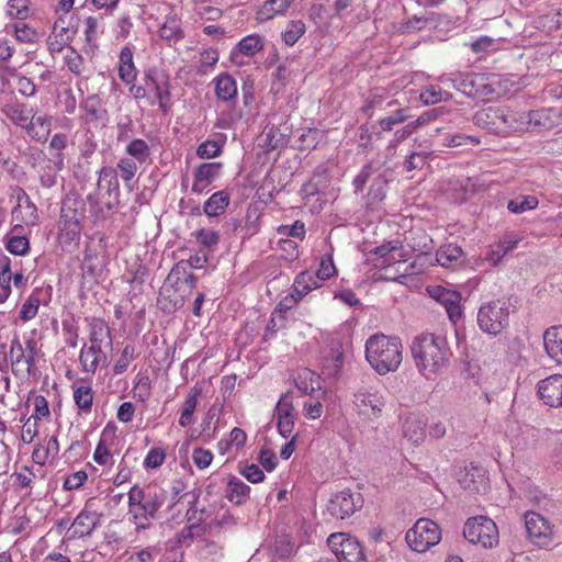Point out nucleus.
Masks as SVG:
<instances>
[{
  "instance_id": "nucleus-1",
  "label": "nucleus",
  "mask_w": 562,
  "mask_h": 562,
  "mask_svg": "<svg viewBox=\"0 0 562 562\" xmlns=\"http://www.w3.org/2000/svg\"><path fill=\"white\" fill-rule=\"evenodd\" d=\"M411 351L417 370L426 376L441 372L452 357L446 337L430 333L417 336Z\"/></svg>"
},
{
  "instance_id": "nucleus-2",
  "label": "nucleus",
  "mask_w": 562,
  "mask_h": 562,
  "mask_svg": "<svg viewBox=\"0 0 562 562\" xmlns=\"http://www.w3.org/2000/svg\"><path fill=\"white\" fill-rule=\"evenodd\" d=\"M402 350L403 346L398 337H389L383 334H375L366 342V358L381 375L397 370L403 360Z\"/></svg>"
},
{
  "instance_id": "nucleus-3",
  "label": "nucleus",
  "mask_w": 562,
  "mask_h": 562,
  "mask_svg": "<svg viewBox=\"0 0 562 562\" xmlns=\"http://www.w3.org/2000/svg\"><path fill=\"white\" fill-rule=\"evenodd\" d=\"M104 348H112V337L109 326L100 319H94L90 326V346L80 351V363L87 373H94Z\"/></svg>"
},
{
  "instance_id": "nucleus-4",
  "label": "nucleus",
  "mask_w": 562,
  "mask_h": 562,
  "mask_svg": "<svg viewBox=\"0 0 562 562\" xmlns=\"http://www.w3.org/2000/svg\"><path fill=\"white\" fill-rule=\"evenodd\" d=\"M509 314V302L504 299L483 303L477 312V325L483 333L496 336L508 325Z\"/></svg>"
},
{
  "instance_id": "nucleus-5",
  "label": "nucleus",
  "mask_w": 562,
  "mask_h": 562,
  "mask_svg": "<svg viewBox=\"0 0 562 562\" xmlns=\"http://www.w3.org/2000/svg\"><path fill=\"white\" fill-rule=\"evenodd\" d=\"M11 371L16 378L34 376L36 373L37 342L31 338L23 347L19 337L15 336L10 344Z\"/></svg>"
},
{
  "instance_id": "nucleus-6",
  "label": "nucleus",
  "mask_w": 562,
  "mask_h": 562,
  "mask_svg": "<svg viewBox=\"0 0 562 562\" xmlns=\"http://www.w3.org/2000/svg\"><path fill=\"white\" fill-rule=\"evenodd\" d=\"M164 502L165 492L157 486L142 488L138 485H134L128 492L130 512L135 509L140 513L145 519H155Z\"/></svg>"
},
{
  "instance_id": "nucleus-7",
  "label": "nucleus",
  "mask_w": 562,
  "mask_h": 562,
  "mask_svg": "<svg viewBox=\"0 0 562 562\" xmlns=\"http://www.w3.org/2000/svg\"><path fill=\"white\" fill-rule=\"evenodd\" d=\"M464 538L473 544L491 549L498 544L499 533L496 524L486 516L469 518L463 528Z\"/></svg>"
},
{
  "instance_id": "nucleus-8",
  "label": "nucleus",
  "mask_w": 562,
  "mask_h": 562,
  "mask_svg": "<svg viewBox=\"0 0 562 562\" xmlns=\"http://www.w3.org/2000/svg\"><path fill=\"white\" fill-rule=\"evenodd\" d=\"M441 539L440 527L432 520L420 518L407 530L405 540L416 552H425Z\"/></svg>"
},
{
  "instance_id": "nucleus-9",
  "label": "nucleus",
  "mask_w": 562,
  "mask_h": 562,
  "mask_svg": "<svg viewBox=\"0 0 562 562\" xmlns=\"http://www.w3.org/2000/svg\"><path fill=\"white\" fill-rule=\"evenodd\" d=\"M353 405L362 419L375 420L381 417L385 397L378 390L361 389L353 395Z\"/></svg>"
},
{
  "instance_id": "nucleus-10",
  "label": "nucleus",
  "mask_w": 562,
  "mask_h": 562,
  "mask_svg": "<svg viewBox=\"0 0 562 562\" xmlns=\"http://www.w3.org/2000/svg\"><path fill=\"white\" fill-rule=\"evenodd\" d=\"M337 562H366L361 544L357 539L346 537L344 533H334L328 538Z\"/></svg>"
},
{
  "instance_id": "nucleus-11",
  "label": "nucleus",
  "mask_w": 562,
  "mask_h": 562,
  "mask_svg": "<svg viewBox=\"0 0 562 562\" xmlns=\"http://www.w3.org/2000/svg\"><path fill=\"white\" fill-rule=\"evenodd\" d=\"M363 506V497L358 492H352L349 488L336 493L328 502V513L337 518L345 519L353 515L358 509Z\"/></svg>"
},
{
  "instance_id": "nucleus-12",
  "label": "nucleus",
  "mask_w": 562,
  "mask_h": 562,
  "mask_svg": "<svg viewBox=\"0 0 562 562\" xmlns=\"http://www.w3.org/2000/svg\"><path fill=\"white\" fill-rule=\"evenodd\" d=\"M191 293L192 290L189 286H181L165 280L159 290L157 303L165 313H173L184 305Z\"/></svg>"
},
{
  "instance_id": "nucleus-13",
  "label": "nucleus",
  "mask_w": 562,
  "mask_h": 562,
  "mask_svg": "<svg viewBox=\"0 0 562 562\" xmlns=\"http://www.w3.org/2000/svg\"><path fill=\"white\" fill-rule=\"evenodd\" d=\"M512 123V120L506 119L505 108L502 106H487L477 111L473 116V123L488 132L501 135L506 134L505 123Z\"/></svg>"
},
{
  "instance_id": "nucleus-14",
  "label": "nucleus",
  "mask_w": 562,
  "mask_h": 562,
  "mask_svg": "<svg viewBox=\"0 0 562 562\" xmlns=\"http://www.w3.org/2000/svg\"><path fill=\"white\" fill-rule=\"evenodd\" d=\"M525 528L528 538L538 547H547L552 540L549 522L539 514L528 512L525 515Z\"/></svg>"
},
{
  "instance_id": "nucleus-15",
  "label": "nucleus",
  "mask_w": 562,
  "mask_h": 562,
  "mask_svg": "<svg viewBox=\"0 0 562 562\" xmlns=\"http://www.w3.org/2000/svg\"><path fill=\"white\" fill-rule=\"evenodd\" d=\"M456 82L458 91L473 99L487 97L494 91L483 74H469L460 77Z\"/></svg>"
},
{
  "instance_id": "nucleus-16",
  "label": "nucleus",
  "mask_w": 562,
  "mask_h": 562,
  "mask_svg": "<svg viewBox=\"0 0 562 562\" xmlns=\"http://www.w3.org/2000/svg\"><path fill=\"white\" fill-rule=\"evenodd\" d=\"M90 507L91 503L88 502L85 508L77 515L71 525L72 531L68 536V540L90 536L98 527L101 515L90 509Z\"/></svg>"
},
{
  "instance_id": "nucleus-17",
  "label": "nucleus",
  "mask_w": 562,
  "mask_h": 562,
  "mask_svg": "<svg viewBox=\"0 0 562 562\" xmlns=\"http://www.w3.org/2000/svg\"><path fill=\"white\" fill-rule=\"evenodd\" d=\"M427 292L430 297L440 302L452 322L461 316V294L457 291L448 290L440 285L428 286Z\"/></svg>"
},
{
  "instance_id": "nucleus-18",
  "label": "nucleus",
  "mask_w": 562,
  "mask_h": 562,
  "mask_svg": "<svg viewBox=\"0 0 562 562\" xmlns=\"http://www.w3.org/2000/svg\"><path fill=\"white\" fill-rule=\"evenodd\" d=\"M86 218V201L76 192H69L61 202L60 221L82 225Z\"/></svg>"
},
{
  "instance_id": "nucleus-19",
  "label": "nucleus",
  "mask_w": 562,
  "mask_h": 562,
  "mask_svg": "<svg viewBox=\"0 0 562 562\" xmlns=\"http://www.w3.org/2000/svg\"><path fill=\"white\" fill-rule=\"evenodd\" d=\"M538 394L546 405L562 407V375L553 374L541 380Z\"/></svg>"
},
{
  "instance_id": "nucleus-20",
  "label": "nucleus",
  "mask_w": 562,
  "mask_h": 562,
  "mask_svg": "<svg viewBox=\"0 0 562 562\" xmlns=\"http://www.w3.org/2000/svg\"><path fill=\"white\" fill-rule=\"evenodd\" d=\"M106 183V193L109 201L105 203L108 210L116 207L120 203V184L117 179V171L112 167H102L99 171L98 189L101 188V183Z\"/></svg>"
},
{
  "instance_id": "nucleus-21",
  "label": "nucleus",
  "mask_w": 562,
  "mask_h": 562,
  "mask_svg": "<svg viewBox=\"0 0 562 562\" xmlns=\"http://www.w3.org/2000/svg\"><path fill=\"white\" fill-rule=\"evenodd\" d=\"M222 167L223 165L221 162H204L199 165L194 171L192 191L196 194H201L207 186L220 176Z\"/></svg>"
},
{
  "instance_id": "nucleus-22",
  "label": "nucleus",
  "mask_w": 562,
  "mask_h": 562,
  "mask_svg": "<svg viewBox=\"0 0 562 562\" xmlns=\"http://www.w3.org/2000/svg\"><path fill=\"white\" fill-rule=\"evenodd\" d=\"M2 113L15 125L29 132L33 130V123L30 120V111L26 104L19 101L8 102L2 106Z\"/></svg>"
},
{
  "instance_id": "nucleus-23",
  "label": "nucleus",
  "mask_w": 562,
  "mask_h": 562,
  "mask_svg": "<svg viewBox=\"0 0 562 562\" xmlns=\"http://www.w3.org/2000/svg\"><path fill=\"white\" fill-rule=\"evenodd\" d=\"M344 361V351L341 344L331 341L328 350L324 355L323 373L327 376H336Z\"/></svg>"
},
{
  "instance_id": "nucleus-24",
  "label": "nucleus",
  "mask_w": 562,
  "mask_h": 562,
  "mask_svg": "<svg viewBox=\"0 0 562 562\" xmlns=\"http://www.w3.org/2000/svg\"><path fill=\"white\" fill-rule=\"evenodd\" d=\"M543 345L548 356L562 363V326L548 328L543 334Z\"/></svg>"
},
{
  "instance_id": "nucleus-25",
  "label": "nucleus",
  "mask_w": 562,
  "mask_h": 562,
  "mask_svg": "<svg viewBox=\"0 0 562 562\" xmlns=\"http://www.w3.org/2000/svg\"><path fill=\"white\" fill-rule=\"evenodd\" d=\"M166 281L193 290L196 286L198 278L188 268V263L181 260L171 268Z\"/></svg>"
},
{
  "instance_id": "nucleus-26",
  "label": "nucleus",
  "mask_w": 562,
  "mask_h": 562,
  "mask_svg": "<svg viewBox=\"0 0 562 562\" xmlns=\"http://www.w3.org/2000/svg\"><path fill=\"white\" fill-rule=\"evenodd\" d=\"M64 168V156L63 153H57L54 160H49L48 164L43 167L40 182L41 186L50 189L57 184V171Z\"/></svg>"
},
{
  "instance_id": "nucleus-27",
  "label": "nucleus",
  "mask_w": 562,
  "mask_h": 562,
  "mask_svg": "<svg viewBox=\"0 0 562 562\" xmlns=\"http://www.w3.org/2000/svg\"><path fill=\"white\" fill-rule=\"evenodd\" d=\"M82 225L59 222L58 239L64 248L70 249L79 244Z\"/></svg>"
},
{
  "instance_id": "nucleus-28",
  "label": "nucleus",
  "mask_w": 562,
  "mask_h": 562,
  "mask_svg": "<svg viewBox=\"0 0 562 562\" xmlns=\"http://www.w3.org/2000/svg\"><path fill=\"white\" fill-rule=\"evenodd\" d=\"M321 286L319 279L311 271H302L294 280L293 292L302 299L308 292Z\"/></svg>"
},
{
  "instance_id": "nucleus-29",
  "label": "nucleus",
  "mask_w": 562,
  "mask_h": 562,
  "mask_svg": "<svg viewBox=\"0 0 562 562\" xmlns=\"http://www.w3.org/2000/svg\"><path fill=\"white\" fill-rule=\"evenodd\" d=\"M425 427L426 424L422 419L408 417L403 424L404 437L414 445H419L425 439Z\"/></svg>"
},
{
  "instance_id": "nucleus-30",
  "label": "nucleus",
  "mask_w": 562,
  "mask_h": 562,
  "mask_svg": "<svg viewBox=\"0 0 562 562\" xmlns=\"http://www.w3.org/2000/svg\"><path fill=\"white\" fill-rule=\"evenodd\" d=\"M202 390L196 385L193 386L182 406L181 415L179 418V425L181 427H188L193 423V413L198 405V398L201 395Z\"/></svg>"
},
{
  "instance_id": "nucleus-31",
  "label": "nucleus",
  "mask_w": 562,
  "mask_h": 562,
  "mask_svg": "<svg viewBox=\"0 0 562 562\" xmlns=\"http://www.w3.org/2000/svg\"><path fill=\"white\" fill-rule=\"evenodd\" d=\"M146 85L155 90L156 98L159 103V108L166 113L170 106V89L169 81L166 79L160 83L154 76H146Z\"/></svg>"
},
{
  "instance_id": "nucleus-32",
  "label": "nucleus",
  "mask_w": 562,
  "mask_h": 562,
  "mask_svg": "<svg viewBox=\"0 0 562 562\" xmlns=\"http://www.w3.org/2000/svg\"><path fill=\"white\" fill-rule=\"evenodd\" d=\"M215 92L220 100L229 101L237 94V86L234 78L228 74H222L215 79Z\"/></svg>"
},
{
  "instance_id": "nucleus-33",
  "label": "nucleus",
  "mask_w": 562,
  "mask_h": 562,
  "mask_svg": "<svg viewBox=\"0 0 562 562\" xmlns=\"http://www.w3.org/2000/svg\"><path fill=\"white\" fill-rule=\"evenodd\" d=\"M160 38L171 43H177L184 37L181 29V22L176 16H169L159 29Z\"/></svg>"
},
{
  "instance_id": "nucleus-34",
  "label": "nucleus",
  "mask_w": 562,
  "mask_h": 562,
  "mask_svg": "<svg viewBox=\"0 0 562 562\" xmlns=\"http://www.w3.org/2000/svg\"><path fill=\"white\" fill-rule=\"evenodd\" d=\"M78 19L74 15L60 14L54 23L53 34H58L60 37H68V41H72L77 33Z\"/></svg>"
},
{
  "instance_id": "nucleus-35",
  "label": "nucleus",
  "mask_w": 562,
  "mask_h": 562,
  "mask_svg": "<svg viewBox=\"0 0 562 562\" xmlns=\"http://www.w3.org/2000/svg\"><path fill=\"white\" fill-rule=\"evenodd\" d=\"M228 203V194L224 191H217L205 201L203 210L207 216H217L225 211Z\"/></svg>"
},
{
  "instance_id": "nucleus-36",
  "label": "nucleus",
  "mask_w": 562,
  "mask_h": 562,
  "mask_svg": "<svg viewBox=\"0 0 562 562\" xmlns=\"http://www.w3.org/2000/svg\"><path fill=\"white\" fill-rule=\"evenodd\" d=\"M250 492V486L241 480L232 476L227 482L226 496L236 505H241Z\"/></svg>"
},
{
  "instance_id": "nucleus-37",
  "label": "nucleus",
  "mask_w": 562,
  "mask_h": 562,
  "mask_svg": "<svg viewBox=\"0 0 562 562\" xmlns=\"http://www.w3.org/2000/svg\"><path fill=\"white\" fill-rule=\"evenodd\" d=\"M126 154L134 158L138 164H147L150 161V147L142 138L133 139L125 149Z\"/></svg>"
},
{
  "instance_id": "nucleus-38",
  "label": "nucleus",
  "mask_w": 562,
  "mask_h": 562,
  "mask_svg": "<svg viewBox=\"0 0 562 562\" xmlns=\"http://www.w3.org/2000/svg\"><path fill=\"white\" fill-rule=\"evenodd\" d=\"M11 280L10 259L7 256H2L0 257V303H3L11 293Z\"/></svg>"
},
{
  "instance_id": "nucleus-39",
  "label": "nucleus",
  "mask_w": 562,
  "mask_h": 562,
  "mask_svg": "<svg viewBox=\"0 0 562 562\" xmlns=\"http://www.w3.org/2000/svg\"><path fill=\"white\" fill-rule=\"evenodd\" d=\"M306 27L305 23L301 20H292L286 24L285 30L282 32L281 36L283 42L293 46L300 37L305 33Z\"/></svg>"
},
{
  "instance_id": "nucleus-40",
  "label": "nucleus",
  "mask_w": 562,
  "mask_h": 562,
  "mask_svg": "<svg viewBox=\"0 0 562 562\" xmlns=\"http://www.w3.org/2000/svg\"><path fill=\"white\" fill-rule=\"evenodd\" d=\"M505 116L512 120L506 127V133L528 130L530 125L529 112H514L505 108ZM505 124L507 125V122Z\"/></svg>"
},
{
  "instance_id": "nucleus-41",
  "label": "nucleus",
  "mask_w": 562,
  "mask_h": 562,
  "mask_svg": "<svg viewBox=\"0 0 562 562\" xmlns=\"http://www.w3.org/2000/svg\"><path fill=\"white\" fill-rule=\"evenodd\" d=\"M462 254H463V251H462L461 247H459L454 244H449L447 246L441 247L437 251L436 258L440 266L449 267L454 261H457L462 256Z\"/></svg>"
},
{
  "instance_id": "nucleus-42",
  "label": "nucleus",
  "mask_w": 562,
  "mask_h": 562,
  "mask_svg": "<svg viewBox=\"0 0 562 562\" xmlns=\"http://www.w3.org/2000/svg\"><path fill=\"white\" fill-rule=\"evenodd\" d=\"M292 1L293 0H267L259 13L265 20H270L277 14L284 13Z\"/></svg>"
},
{
  "instance_id": "nucleus-43",
  "label": "nucleus",
  "mask_w": 562,
  "mask_h": 562,
  "mask_svg": "<svg viewBox=\"0 0 562 562\" xmlns=\"http://www.w3.org/2000/svg\"><path fill=\"white\" fill-rule=\"evenodd\" d=\"M322 137L323 132L317 128L302 130L297 138L300 143L299 148L301 150L315 149Z\"/></svg>"
},
{
  "instance_id": "nucleus-44",
  "label": "nucleus",
  "mask_w": 562,
  "mask_h": 562,
  "mask_svg": "<svg viewBox=\"0 0 562 562\" xmlns=\"http://www.w3.org/2000/svg\"><path fill=\"white\" fill-rule=\"evenodd\" d=\"M409 112L411 111L407 108H398L394 111L393 114L381 119L379 124L383 131H392L395 125L404 123L406 120L413 116Z\"/></svg>"
},
{
  "instance_id": "nucleus-45",
  "label": "nucleus",
  "mask_w": 562,
  "mask_h": 562,
  "mask_svg": "<svg viewBox=\"0 0 562 562\" xmlns=\"http://www.w3.org/2000/svg\"><path fill=\"white\" fill-rule=\"evenodd\" d=\"M263 48L262 40L259 35L252 34L244 37L238 43V50L245 56H254Z\"/></svg>"
},
{
  "instance_id": "nucleus-46",
  "label": "nucleus",
  "mask_w": 562,
  "mask_h": 562,
  "mask_svg": "<svg viewBox=\"0 0 562 562\" xmlns=\"http://www.w3.org/2000/svg\"><path fill=\"white\" fill-rule=\"evenodd\" d=\"M538 199L533 195H526L510 200L507 204V209L515 214H520L529 210H533L538 206Z\"/></svg>"
},
{
  "instance_id": "nucleus-47",
  "label": "nucleus",
  "mask_w": 562,
  "mask_h": 562,
  "mask_svg": "<svg viewBox=\"0 0 562 562\" xmlns=\"http://www.w3.org/2000/svg\"><path fill=\"white\" fill-rule=\"evenodd\" d=\"M74 400H75L76 405L80 409H82L85 412H90L91 406H92V401H93V393H92L91 387L82 386V385L78 386L74 391Z\"/></svg>"
},
{
  "instance_id": "nucleus-48",
  "label": "nucleus",
  "mask_w": 562,
  "mask_h": 562,
  "mask_svg": "<svg viewBox=\"0 0 562 562\" xmlns=\"http://www.w3.org/2000/svg\"><path fill=\"white\" fill-rule=\"evenodd\" d=\"M293 415L296 414L292 403V397L290 393H285L279 398L273 416L277 419H281L282 417H291Z\"/></svg>"
},
{
  "instance_id": "nucleus-49",
  "label": "nucleus",
  "mask_w": 562,
  "mask_h": 562,
  "mask_svg": "<svg viewBox=\"0 0 562 562\" xmlns=\"http://www.w3.org/2000/svg\"><path fill=\"white\" fill-rule=\"evenodd\" d=\"M9 252L23 256L30 248L29 239L25 236H9L5 245Z\"/></svg>"
},
{
  "instance_id": "nucleus-50",
  "label": "nucleus",
  "mask_w": 562,
  "mask_h": 562,
  "mask_svg": "<svg viewBox=\"0 0 562 562\" xmlns=\"http://www.w3.org/2000/svg\"><path fill=\"white\" fill-rule=\"evenodd\" d=\"M14 33L16 38L23 43H33L37 38V32L26 24L24 20L14 23Z\"/></svg>"
},
{
  "instance_id": "nucleus-51",
  "label": "nucleus",
  "mask_w": 562,
  "mask_h": 562,
  "mask_svg": "<svg viewBox=\"0 0 562 562\" xmlns=\"http://www.w3.org/2000/svg\"><path fill=\"white\" fill-rule=\"evenodd\" d=\"M134 351L135 349L132 345H126L123 348L121 356L113 368L115 374H122L127 370L131 361L134 359Z\"/></svg>"
},
{
  "instance_id": "nucleus-52",
  "label": "nucleus",
  "mask_w": 562,
  "mask_h": 562,
  "mask_svg": "<svg viewBox=\"0 0 562 562\" xmlns=\"http://www.w3.org/2000/svg\"><path fill=\"white\" fill-rule=\"evenodd\" d=\"M222 151L221 145L216 140H205L199 145L196 155L202 159L217 157Z\"/></svg>"
},
{
  "instance_id": "nucleus-53",
  "label": "nucleus",
  "mask_w": 562,
  "mask_h": 562,
  "mask_svg": "<svg viewBox=\"0 0 562 562\" xmlns=\"http://www.w3.org/2000/svg\"><path fill=\"white\" fill-rule=\"evenodd\" d=\"M117 170L125 183H128L137 172V164L132 158H122L117 162Z\"/></svg>"
},
{
  "instance_id": "nucleus-54",
  "label": "nucleus",
  "mask_w": 562,
  "mask_h": 562,
  "mask_svg": "<svg viewBox=\"0 0 562 562\" xmlns=\"http://www.w3.org/2000/svg\"><path fill=\"white\" fill-rule=\"evenodd\" d=\"M151 382L147 375H138L137 382L134 386V396L140 402H146L150 396Z\"/></svg>"
},
{
  "instance_id": "nucleus-55",
  "label": "nucleus",
  "mask_w": 562,
  "mask_h": 562,
  "mask_svg": "<svg viewBox=\"0 0 562 562\" xmlns=\"http://www.w3.org/2000/svg\"><path fill=\"white\" fill-rule=\"evenodd\" d=\"M278 234L284 237H295L303 239L305 237V226L301 221L292 225H281L278 227Z\"/></svg>"
},
{
  "instance_id": "nucleus-56",
  "label": "nucleus",
  "mask_w": 562,
  "mask_h": 562,
  "mask_svg": "<svg viewBox=\"0 0 562 562\" xmlns=\"http://www.w3.org/2000/svg\"><path fill=\"white\" fill-rule=\"evenodd\" d=\"M336 273V267L330 255H326L322 258L319 268L316 271V277L319 281L327 280Z\"/></svg>"
},
{
  "instance_id": "nucleus-57",
  "label": "nucleus",
  "mask_w": 562,
  "mask_h": 562,
  "mask_svg": "<svg viewBox=\"0 0 562 562\" xmlns=\"http://www.w3.org/2000/svg\"><path fill=\"white\" fill-rule=\"evenodd\" d=\"M445 144L449 147L476 146L480 144V139L470 135L456 134L447 137Z\"/></svg>"
},
{
  "instance_id": "nucleus-58",
  "label": "nucleus",
  "mask_w": 562,
  "mask_h": 562,
  "mask_svg": "<svg viewBox=\"0 0 562 562\" xmlns=\"http://www.w3.org/2000/svg\"><path fill=\"white\" fill-rule=\"evenodd\" d=\"M427 158H428V154L425 151L412 153L404 164L405 170L411 172L413 170L423 169L424 166L426 165Z\"/></svg>"
},
{
  "instance_id": "nucleus-59",
  "label": "nucleus",
  "mask_w": 562,
  "mask_h": 562,
  "mask_svg": "<svg viewBox=\"0 0 562 562\" xmlns=\"http://www.w3.org/2000/svg\"><path fill=\"white\" fill-rule=\"evenodd\" d=\"M8 14L18 21H22L29 16V8L25 5L24 0H10Z\"/></svg>"
},
{
  "instance_id": "nucleus-60",
  "label": "nucleus",
  "mask_w": 562,
  "mask_h": 562,
  "mask_svg": "<svg viewBox=\"0 0 562 562\" xmlns=\"http://www.w3.org/2000/svg\"><path fill=\"white\" fill-rule=\"evenodd\" d=\"M14 77L16 78V88L20 94L29 98L36 93V86L30 78L20 74H15Z\"/></svg>"
},
{
  "instance_id": "nucleus-61",
  "label": "nucleus",
  "mask_w": 562,
  "mask_h": 562,
  "mask_svg": "<svg viewBox=\"0 0 562 562\" xmlns=\"http://www.w3.org/2000/svg\"><path fill=\"white\" fill-rule=\"evenodd\" d=\"M293 548L290 540L285 537H279L276 540L273 548V557L279 559H286L292 554Z\"/></svg>"
},
{
  "instance_id": "nucleus-62",
  "label": "nucleus",
  "mask_w": 562,
  "mask_h": 562,
  "mask_svg": "<svg viewBox=\"0 0 562 562\" xmlns=\"http://www.w3.org/2000/svg\"><path fill=\"white\" fill-rule=\"evenodd\" d=\"M40 306V300L34 297L33 295L29 297V300L22 305L20 310V317L23 321H30L34 318L37 314Z\"/></svg>"
},
{
  "instance_id": "nucleus-63",
  "label": "nucleus",
  "mask_w": 562,
  "mask_h": 562,
  "mask_svg": "<svg viewBox=\"0 0 562 562\" xmlns=\"http://www.w3.org/2000/svg\"><path fill=\"white\" fill-rule=\"evenodd\" d=\"M236 525V520L229 513H224L222 516H216L209 522V528H217L223 530H229Z\"/></svg>"
},
{
  "instance_id": "nucleus-64",
  "label": "nucleus",
  "mask_w": 562,
  "mask_h": 562,
  "mask_svg": "<svg viewBox=\"0 0 562 562\" xmlns=\"http://www.w3.org/2000/svg\"><path fill=\"white\" fill-rule=\"evenodd\" d=\"M383 95L380 94L378 90H372L362 106L363 113L368 116H372L373 110L375 108H380L383 104Z\"/></svg>"
}]
</instances>
